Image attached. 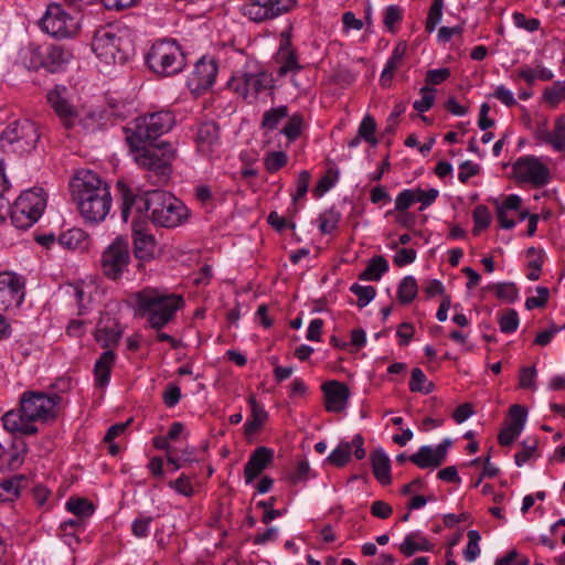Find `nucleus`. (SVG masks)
<instances>
[{
	"mask_svg": "<svg viewBox=\"0 0 565 565\" xmlns=\"http://www.w3.org/2000/svg\"><path fill=\"white\" fill-rule=\"evenodd\" d=\"M174 124L172 111L160 110L140 116L124 128L125 139L135 153L136 162L149 172L148 179L156 185H164L170 180L177 150L168 142L154 147H146V143L170 131Z\"/></svg>",
	"mask_w": 565,
	"mask_h": 565,
	"instance_id": "nucleus-1",
	"label": "nucleus"
},
{
	"mask_svg": "<svg viewBox=\"0 0 565 565\" xmlns=\"http://www.w3.org/2000/svg\"><path fill=\"white\" fill-rule=\"evenodd\" d=\"M117 188L121 198L120 215L125 223L132 210L137 217H142L147 212L152 223L161 227H175L186 217L185 205L170 192L157 189L145 191L141 195L135 194L122 181L117 183Z\"/></svg>",
	"mask_w": 565,
	"mask_h": 565,
	"instance_id": "nucleus-2",
	"label": "nucleus"
},
{
	"mask_svg": "<svg viewBox=\"0 0 565 565\" xmlns=\"http://www.w3.org/2000/svg\"><path fill=\"white\" fill-rule=\"evenodd\" d=\"M62 402L58 394L26 391L20 397V408L7 412L3 427L21 436L34 435L39 431L35 422L46 423L57 417V406Z\"/></svg>",
	"mask_w": 565,
	"mask_h": 565,
	"instance_id": "nucleus-3",
	"label": "nucleus"
},
{
	"mask_svg": "<svg viewBox=\"0 0 565 565\" xmlns=\"http://www.w3.org/2000/svg\"><path fill=\"white\" fill-rule=\"evenodd\" d=\"M82 216L90 223L105 220L111 206L109 185L93 171H84L71 182Z\"/></svg>",
	"mask_w": 565,
	"mask_h": 565,
	"instance_id": "nucleus-4",
	"label": "nucleus"
},
{
	"mask_svg": "<svg viewBox=\"0 0 565 565\" xmlns=\"http://www.w3.org/2000/svg\"><path fill=\"white\" fill-rule=\"evenodd\" d=\"M138 313L151 329L161 330L171 322L184 305L183 298L157 288H145L135 295Z\"/></svg>",
	"mask_w": 565,
	"mask_h": 565,
	"instance_id": "nucleus-5",
	"label": "nucleus"
},
{
	"mask_svg": "<svg viewBox=\"0 0 565 565\" xmlns=\"http://www.w3.org/2000/svg\"><path fill=\"white\" fill-rule=\"evenodd\" d=\"M46 198L42 188H32L20 194L12 205L9 204L11 223L20 230L31 227L42 215Z\"/></svg>",
	"mask_w": 565,
	"mask_h": 565,
	"instance_id": "nucleus-6",
	"label": "nucleus"
},
{
	"mask_svg": "<svg viewBox=\"0 0 565 565\" xmlns=\"http://www.w3.org/2000/svg\"><path fill=\"white\" fill-rule=\"evenodd\" d=\"M149 68L162 76L180 73L185 66V55L174 40L156 42L146 56Z\"/></svg>",
	"mask_w": 565,
	"mask_h": 565,
	"instance_id": "nucleus-7",
	"label": "nucleus"
},
{
	"mask_svg": "<svg viewBox=\"0 0 565 565\" xmlns=\"http://www.w3.org/2000/svg\"><path fill=\"white\" fill-rule=\"evenodd\" d=\"M40 139L38 127L29 119L10 122L0 135V147L4 152L24 154L31 152Z\"/></svg>",
	"mask_w": 565,
	"mask_h": 565,
	"instance_id": "nucleus-8",
	"label": "nucleus"
},
{
	"mask_svg": "<svg viewBox=\"0 0 565 565\" xmlns=\"http://www.w3.org/2000/svg\"><path fill=\"white\" fill-rule=\"evenodd\" d=\"M131 260L129 242L117 236L103 252L100 268L109 280H119L128 270Z\"/></svg>",
	"mask_w": 565,
	"mask_h": 565,
	"instance_id": "nucleus-9",
	"label": "nucleus"
},
{
	"mask_svg": "<svg viewBox=\"0 0 565 565\" xmlns=\"http://www.w3.org/2000/svg\"><path fill=\"white\" fill-rule=\"evenodd\" d=\"M41 29L56 39L72 38L77 33L78 23L58 3L47 6L46 12L40 21Z\"/></svg>",
	"mask_w": 565,
	"mask_h": 565,
	"instance_id": "nucleus-10",
	"label": "nucleus"
},
{
	"mask_svg": "<svg viewBox=\"0 0 565 565\" xmlns=\"http://www.w3.org/2000/svg\"><path fill=\"white\" fill-rule=\"evenodd\" d=\"M122 39L108 29L98 30L92 42L96 55L106 63H124L126 55L121 50Z\"/></svg>",
	"mask_w": 565,
	"mask_h": 565,
	"instance_id": "nucleus-11",
	"label": "nucleus"
},
{
	"mask_svg": "<svg viewBox=\"0 0 565 565\" xmlns=\"http://www.w3.org/2000/svg\"><path fill=\"white\" fill-rule=\"evenodd\" d=\"M248 2L242 7L245 17L255 22H263L279 17L288 12L295 4L296 0H247Z\"/></svg>",
	"mask_w": 565,
	"mask_h": 565,
	"instance_id": "nucleus-12",
	"label": "nucleus"
},
{
	"mask_svg": "<svg viewBox=\"0 0 565 565\" xmlns=\"http://www.w3.org/2000/svg\"><path fill=\"white\" fill-rule=\"evenodd\" d=\"M513 172L520 182L530 183L535 188H542L550 182L548 168L533 156L519 158L513 164Z\"/></svg>",
	"mask_w": 565,
	"mask_h": 565,
	"instance_id": "nucleus-13",
	"label": "nucleus"
},
{
	"mask_svg": "<svg viewBox=\"0 0 565 565\" xmlns=\"http://www.w3.org/2000/svg\"><path fill=\"white\" fill-rule=\"evenodd\" d=\"M217 75V64L214 60L200 58L192 74L188 78V85L194 93H201L212 87Z\"/></svg>",
	"mask_w": 565,
	"mask_h": 565,
	"instance_id": "nucleus-14",
	"label": "nucleus"
},
{
	"mask_svg": "<svg viewBox=\"0 0 565 565\" xmlns=\"http://www.w3.org/2000/svg\"><path fill=\"white\" fill-rule=\"evenodd\" d=\"M276 62L278 63V75L286 76L287 74H297L303 67L298 62L296 50L292 47L290 34L288 32L281 33L278 51L276 53Z\"/></svg>",
	"mask_w": 565,
	"mask_h": 565,
	"instance_id": "nucleus-15",
	"label": "nucleus"
},
{
	"mask_svg": "<svg viewBox=\"0 0 565 565\" xmlns=\"http://www.w3.org/2000/svg\"><path fill=\"white\" fill-rule=\"evenodd\" d=\"M139 218L135 215L132 220V241L134 256L139 260L138 267L141 268L143 262H149L154 257L156 242L151 234L140 228Z\"/></svg>",
	"mask_w": 565,
	"mask_h": 565,
	"instance_id": "nucleus-16",
	"label": "nucleus"
},
{
	"mask_svg": "<svg viewBox=\"0 0 565 565\" xmlns=\"http://www.w3.org/2000/svg\"><path fill=\"white\" fill-rule=\"evenodd\" d=\"M326 409L331 413H341L347 408L350 390L345 383L329 381L322 385Z\"/></svg>",
	"mask_w": 565,
	"mask_h": 565,
	"instance_id": "nucleus-17",
	"label": "nucleus"
},
{
	"mask_svg": "<svg viewBox=\"0 0 565 565\" xmlns=\"http://www.w3.org/2000/svg\"><path fill=\"white\" fill-rule=\"evenodd\" d=\"M274 460V450L260 446L257 447L249 456L244 468V477L246 483H252Z\"/></svg>",
	"mask_w": 565,
	"mask_h": 565,
	"instance_id": "nucleus-18",
	"label": "nucleus"
},
{
	"mask_svg": "<svg viewBox=\"0 0 565 565\" xmlns=\"http://www.w3.org/2000/svg\"><path fill=\"white\" fill-rule=\"evenodd\" d=\"M196 147L200 153L210 156L220 145V127L215 121L202 122L195 137Z\"/></svg>",
	"mask_w": 565,
	"mask_h": 565,
	"instance_id": "nucleus-19",
	"label": "nucleus"
},
{
	"mask_svg": "<svg viewBox=\"0 0 565 565\" xmlns=\"http://www.w3.org/2000/svg\"><path fill=\"white\" fill-rule=\"evenodd\" d=\"M274 79L271 75L266 72L259 73H245L242 76V83L236 87V90L245 97L248 95L257 96L260 92L273 88Z\"/></svg>",
	"mask_w": 565,
	"mask_h": 565,
	"instance_id": "nucleus-20",
	"label": "nucleus"
},
{
	"mask_svg": "<svg viewBox=\"0 0 565 565\" xmlns=\"http://www.w3.org/2000/svg\"><path fill=\"white\" fill-rule=\"evenodd\" d=\"M44 68L51 73L60 72L73 58V52L62 44L45 45Z\"/></svg>",
	"mask_w": 565,
	"mask_h": 565,
	"instance_id": "nucleus-21",
	"label": "nucleus"
},
{
	"mask_svg": "<svg viewBox=\"0 0 565 565\" xmlns=\"http://www.w3.org/2000/svg\"><path fill=\"white\" fill-rule=\"evenodd\" d=\"M47 102L58 116L64 128L71 129L77 117L75 108L57 90H50L47 93Z\"/></svg>",
	"mask_w": 565,
	"mask_h": 565,
	"instance_id": "nucleus-22",
	"label": "nucleus"
},
{
	"mask_svg": "<svg viewBox=\"0 0 565 565\" xmlns=\"http://www.w3.org/2000/svg\"><path fill=\"white\" fill-rule=\"evenodd\" d=\"M372 471L377 481L384 486L392 482L391 461L382 448H377L370 455Z\"/></svg>",
	"mask_w": 565,
	"mask_h": 565,
	"instance_id": "nucleus-23",
	"label": "nucleus"
},
{
	"mask_svg": "<svg viewBox=\"0 0 565 565\" xmlns=\"http://www.w3.org/2000/svg\"><path fill=\"white\" fill-rule=\"evenodd\" d=\"M24 284L19 277L11 274H0V297H9L10 301L20 305L23 301Z\"/></svg>",
	"mask_w": 565,
	"mask_h": 565,
	"instance_id": "nucleus-24",
	"label": "nucleus"
},
{
	"mask_svg": "<svg viewBox=\"0 0 565 565\" xmlns=\"http://www.w3.org/2000/svg\"><path fill=\"white\" fill-rule=\"evenodd\" d=\"M116 354L113 350H107L100 354L94 365L95 384L99 387L108 385L111 369L115 364Z\"/></svg>",
	"mask_w": 565,
	"mask_h": 565,
	"instance_id": "nucleus-25",
	"label": "nucleus"
},
{
	"mask_svg": "<svg viewBox=\"0 0 565 565\" xmlns=\"http://www.w3.org/2000/svg\"><path fill=\"white\" fill-rule=\"evenodd\" d=\"M407 51V45L405 42H399L394 47L391 57L388 58L382 74H381V85L386 87L390 85L394 73L402 66L404 56Z\"/></svg>",
	"mask_w": 565,
	"mask_h": 565,
	"instance_id": "nucleus-26",
	"label": "nucleus"
},
{
	"mask_svg": "<svg viewBox=\"0 0 565 565\" xmlns=\"http://www.w3.org/2000/svg\"><path fill=\"white\" fill-rule=\"evenodd\" d=\"M433 548L434 545L418 531L408 533L399 545L401 553L406 557L417 552H430Z\"/></svg>",
	"mask_w": 565,
	"mask_h": 565,
	"instance_id": "nucleus-27",
	"label": "nucleus"
},
{
	"mask_svg": "<svg viewBox=\"0 0 565 565\" xmlns=\"http://www.w3.org/2000/svg\"><path fill=\"white\" fill-rule=\"evenodd\" d=\"M248 403L252 412L250 417L246 420L244 425V429L245 434L249 436L255 434L263 427V425L268 418V413L262 405L258 404L254 396H250L248 398Z\"/></svg>",
	"mask_w": 565,
	"mask_h": 565,
	"instance_id": "nucleus-28",
	"label": "nucleus"
},
{
	"mask_svg": "<svg viewBox=\"0 0 565 565\" xmlns=\"http://www.w3.org/2000/svg\"><path fill=\"white\" fill-rule=\"evenodd\" d=\"M45 45L30 43L21 52L22 63L28 70L38 71L44 68Z\"/></svg>",
	"mask_w": 565,
	"mask_h": 565,
	"instance_id": "nucleus-29",
	"label": "nucleus"
},
{
	"mask_svg": "<svg viewBox=\"0 0 565 565\" xmlns=\"http://www.w3.org/2000/svg\"><path fill=\"white\" fill-rule=\"evenodd\" d=\"M25 482L26 478L23 475L0 480V501H13L19 497L22 483Z\"/></svg>",
	"mask_w": 565,
	"mask_h": 565,
	"instance_id": "nucleus-30",
	"label": "nucleus"
},
{
	"mask_svg": "<svg viewBox=\"0 0 565 565\" xmlns=\"http://www.w3.org/2000/svg\"><path fill=\"white\" fill-rule=\"evenodd\" d=\"M387 270V260L383 256H374L370 259L366 268L359 275V279L379 281Z\"/></svg>",
	"mask_w": 565,
	"mask_h": 565,
	"instance_id": "nucleus-31",
	"label": "nucleus"
},
{
	"mask_svg": "<svg viewBox=\"0 0 565 565\" xmlns=\"http://www.w3.org/2000/svg\"><path fill=\"white\" fill-rule=\"evenodd\" d=\"M87 235L79 228H72L61 234L57 238V244L68 249H77L84 247Z\"/></svg>",
	"mask_w": 565,
	"mask_h": 565,
	"instance_id": "nucleus-32",
	"label": "nucleus"
},
{
	"mask_svg": "<svg viewBox=\"0 0 565 565\" xmlns=\"http://www.w3.org/2000/svg\"><path fill=\"white\" fill-rule=\"evenodd\" d=\"M287 117L288 107L286 105L273 107L264 113L260 126L264 129L274 130L278 127L279 122Z\"/></svg>",
	"mask_w": 565,
	"mask_h": 565,
	"instance_id": "nucleus-33",
	"label": "nucleus"
},
{
	"mask_svg": "<svg viewBox=\"0 0 565 565\" xmlns=\"http://www.w3.org/2000/svg\"><path fill=\"white\" fill-rule=\"evenodd\" d=\"M436 458V452L430 446H422L417 452L409 456V461L422 469L437 468L440 465L435 463Z\"/></svg>",
	"mask_w": 565,
	"mask_h": 565,
	"instance_id": "nucleus-34",
	"label": "nucleus"
},
{
	"mask_svg": "<svg viewBox=\"0 0 565 565\" xmlns=\"http://www.w3.org/2000/svg\"><path fill=\"white\" fill-rule=\"evenodd\" d=\"M417 281L413 276L404 277L397 288V299L402 305L412 302L417 295Z\"/></svg>",
	"mask_w": 565,
	"mask_h": 565,
	"instance_id": "nucleus-35",
	"label": "nucleus"
},
{
	"mask_svg": "<svg viewBox=\"0 0 565 565\" xmlns=\"http://www.w3.org/2000/svg\"><path fill=\"white\" fill-rule=\"evenodd\" d=\"M351 454L352 445L349 441H341L327 457V461L335 467H344L350 461Z\"/></svg>",
	"mask_w": 565,
	"mask_h": 565,
	"instance_id": "nucleus-36",
	"label": "nucleus"
},
{
	"mask_svg": "<svg viewBox=\"0 0 565 565\" xmlns=\"http://www.w3.org/2000/svg\"><path fill=\"white\" fill-rule=\"evenodd\" d=\"M435 388L433 382H429L425 373L419 367H415L412 371L409 381V390L412 392H418L423 394H429Z\"/></svg>",
	"mask_w": 565,
	"mask_h": 565,
	"instance_id": "nucleus-37",
	"label": "nucleus"
},
{
	"mask_svg": "<svg viewBox=\"0 0 565 565\" xmlns=\"http://www.w3.org/2000/svg\"><path fill=\"white\" fill-rule=\"evenodd\" d=\"M488 289L493 290L499 299L509 303L515 302L519 296V290L514 282H498L488 286Z\"/></svg>",
	"mask_w": 565,
	"mask_h": 565,
	"instance_id": "nucleus-38",
	"label": "nucleus"
},
{
	"mask_svg": "<svg viewBox=\"0 0 565 565\" xmlns=\"http://www.w3.org/2000/svg\"><path fill=\"white\" fill-rule=\"evenodd\" d=\"M544 102L552 108L565 99V81H557L544 89Z\"/></svg>",
	"mask_w": 565,
	"mask_h": 565,
	"instance_id": "nucleus-39",
	"label": "nucleus"
},
{
	"mask_svg": "<svg viewBox=\"0 0 565 565\" xmlns=\"http://www.w3.org/2000/svg\"><path fill=\"white\" fill-rule=\"evenodd\" d=\"M375 132L376 122L372 116L366 115L359 125L358 135L372 147H375L379 143Z\"/></svg>",
	"mask_w": 565,
	"mask_h": 565,
	"instance_id": "nucleus-40",
	"label": "nucleus"
},
{
	"mask_svg": "<svg viewBox=\"0 0 565 565\" xmlns=\"http://www.w3.org/2000/svg\"><path fill=\"white\" fill-rule=\"evenodd\" d=\"M66 509L67 511L79 518L89 516L94 512L93 504L88 500L83 498H71L66 502Z\"/></svg>",
	"mask_w": 565,
	"mask_h": 565,
	"instance_id": "nucleus-41",
	"label": "nucleus"
},
{
	"mask_svg": "<svg viewBox=\"0 0 565 565\" xmlns=\"http://www.w3.org/2000/svg\"><path fill=\"white\" fill-rule=\"evenodd\" d=\"M350 291L358 296V307L364 308L367 306L376 296V289L373 286H362L353 284L350 287Z\"/></svg>",
	"mask_w": 565,
	"mask_h": 565,
	"instance_id": "nucleus-42",
	"label": "nucleus"
},
{
	"mask_svg": "<svg viewBox=\"0 0 565 565\" xmlns=\"http://www.w3.org/2000/svg\"><path fill=\"white\" fill-rule=\"evenodd\" d=\"M14 451L10 455L7 468L10 470H15L20 468L24 461V456L28 452V446L24 440L19 439L13 443Z\"/></svg>",
	"mask_w": 565,
	"mask_h": 565,
	"instance_id": "nucleus-43",
	"label": "nucleus"
},
{
	"mask_svg": "<svg viewBox=\"0 0 565 565\" xmlns=\"http://www.w3.org/2000/svg\"><path fill=\"white\" fill-rule=\"evenodd\" d=\"M303 118L300 114H294L288 117V121L281 132L290 140L295 141L302 131Z\"/></svg>",
	"mask_w": 565,
	"mask_h": 565,
	"instance_id": "nucleus-44",
	"label": "nucleus"
},
{
	"mask_svg": "<svg viewBox=\"0 0 565 565\" xmlns=\"http://www.w3.org/2000/svg\"><path fill=\"white\" fill-rule=\"evenodd\" d=\"M551 146L556 151H565V117L561 116L555 120L554 130L551 134Z\"/></svg>",
	"mask_w": 565,
	"mask_h": 565,
	"instance_id": "nucleus-45",
	"label": "nucleus"
},
{
	"mask_svg": "<svg viewBox=\"0 0 565 565\" xmlns=\"http://www.w3.org/2000/svg\"><path fill=\"white\" fill-rule=\"evenodd\" d=\"M443 8L444 0H433L425 25V29L428 33H431L441 21Z\"/></svg>",
	"mask_w": 565,
	"mask_h": 565,
	"instance_id": "nucleus-46",
	"label": "nucleus"
},
{
	"mask_svg": "<svg viewBox=\"0 0 565 565\" xmlns=\"http://www.w3.org/2000/svg\"><path fill=\"white\" fill-rule=\"evenodd\" d=\"M472 217L475 222L473 234H478L480 231L486 230L491 223L489 209L482 204L476 206Z\"/></svg>",
	"mask_w": 565,
	"mask_h": 565,
	"instance_id": "nucleus-47",
	"label": "nucleus"
},
{
	"mask_svg": "<svg viewBox=\"0 0 565 565\" xmlns=\"http://www.w3.org/2000/svg\"><path fill=\"white\" fill-rule=\"evenodd\" d=\"M467 535L468 544L463 551V556L467 562H473L480 554L479 542L481 537L477 530H470Z\"/></svg>",
	"mask_w": 565,
	"mask_h": 565,
	"instance_id": "nucleus-48",
	"label": "nucleus"
},
{
	"mask_svg": "<svg viewBox=\"0 0 565 565\" xmlns=\"http://www.w3.org/2000/svg\"><path fill=\"white\" fill-rule=\"evenodd\" d=\"M121 337L120 331L113 328H102L97 330L96 340L105 349H110L116 345Z\"/></svg>",
	"mask_w": 565,
	"mask_h": 565,
	"instance_id": "nucleus-49",
	"label": "nucleus"
},
{
	"mask_svg": "<svg viewBox=\"0 0 565 565\" xmlns=\"http://www.w3.org/2000/svg\"><path fill=\"white\" fill-rule=\"evenodd\" d=\"M340 218H341L340 213L334 211L333 209L326 211L319 217L320 232L322 234H329V233L333 232L337 228Z\"/></svg>",
	"mask_w": 565,
	"mask_h": 565,
	"instance_id": "nucleus-50",
	"label": "nucleus"
},
{
	"mask_svg": "<svg viewBox=\"0 0 565 565\" xmlns=\"http://www.w3.org/2000/svg\"><path fill=\"white\" fill-rule=\"evenodd\" d=\"M435 92V88H431L429 86L422 87V98L413 103L414 109L422 114L428 111L434 105Z\"/></svg>",
	"mask_w": 565,
	"mask_h": 565,
	"instance_id": "nucleus-51",
	"label": "nucleus"
},
{
	"mask_svg": "<svg viewBox=\"0 0 565 565\" xmlns=\"http://www.w3.org/2000/svg\"><path fill=\"white\" fill-rule=\"evenodd\" d=\"M519 315L514 309H508L499 319L500 330L503 333H513L519 327Z\"/></svg>",
	"mask_w": 565,
	"mask_h": 565,
	"instance_id": "nucleus-52",
	"label": "nucleus"
},
{
	"mask_svg": "<svg viewBox=\"0 0 565 565\" xmlns=\"http://www.w3.org/2000/svg\"><path fill=\"white\" fill-rule=\"evenodd\" d=\"M537 448V439H533L532 443L524 440L522 443V450L518 451L514 456V461L518 467H522L529 461L535 454Z\"/></svg>",
	"mask_w": 565,
	"mask_h": 565,
	"instance_id": "nucleus-53",
	"label": "nucleus"
},
{
	"mask_svg": "<svg viewBox=\"0 0 565 565\" xmlns=\"http://www.w3.org/2000/svg\"><path fill=\"white\" fill-rule=\"evenodd\" d=\"M168 487L184 497H192L194 493L190 478L184 473H181L178 479L169 481Z\"/></svg>",
	"mask_w": 565,
	"mask_h": 565,
	"instance_id": "nucleus-54",
	"label": "nucleus"
},
{
	"mask_svg": "<svg viewBox=\"0 0 565 565\" xmlns=\"http://www.w3.org/2000/svg\"><path fill=\"white\" fill-rule=\"evenodd\" d=\"M510 416V423L509 425L514 426L521 430H523L526 417H527V409L522 405H512L509 411Z\"/></svg>",
	"mask_w": 565,
	"mask_h": 565,
	"instance_id": "nucleus-55",
	"label": "nucleus"
},
{
	"mask_svg": "<svg viewBox=\"0 0 565 565\" xmlns=\"http://www.w3.org/2000/svg\"><path fill=\"white\" fill-rule=\"evenodd\" d=\"M413 190L417 199L416 203H420L419 211H424L426 207L430 206L436 201L439 194L437 189H429L425 191L420 188H415Z\"/></svg>",
	"mask_w": 565,
	"mask_h": 565,
	"instance_id": "nucleus-56",
	"label": "nucleus"
},
{
	"mask_svg": "<svg viewBox=\"0 0 565 565\" xmlns=\"http://www.w3.org/2000/svg\"><path fill=\"white\" fill-rule=\"evenodd\" d=\"M513 23L519 29H524L527 32H534L540 29L541 21L536 18L527 19L525 14L521 12H514L512 14Z\"/></svg>",
	"mask_w": 565,
	"mask_h": 565,
	"instance_id": "nucleus-57",
	"label": "nucleus"
},
{
	"mask_svg": "<svg viewBox=\"0 0 565 565\" xmlns=\"http://www.w3.org/2000/svg\"><path fill=\"white\" fill-rule=\"evenodd\" d=\"M416 200L414 190L405 189L399 192L395 199V210L398 212H405L416 203Z\"/></svg>",
	"mask_w": 565,
	"mask_h": 565,
	"instance_id": "nucleus-58",
	"label": "nucleus"
},
{
	"mask_svg": "<svg viewBox=\"0 0 565 565\" xmlns=\"http://www.w3.org/2000/svg\"><path fill=\"white\" fill-rule=\"evenodd\" d=\"M287 163V154L282 151L270 152L265 158L266 170L270 173L278 171Z\"/></svg>",
	"mask_w": 565,
	"mask_h": 565,
	"instance_id": "nucleus-59",
	"label": "nucleus"
},
{
	"mask_svg": "<svg viewBox=\"0 0 565 565\" xmlns=\"http://www.w3.org/2000/svg\"><path fill=\"white\" fill-rule=\"evenodd\" d=\"M537 297H529L525 300V308L527 310H532L534 308H543L550 296V290L547 287L540 286L536 288Z\"/></svg>",
	"mask_w": 565,
	"mask_h": 565,
	"instance_id": "nucleus-60",
	"label": "nucleus"
},
{
	"mask_svg": "<svg viewBox=\"0 0 565 565\" xmlns=\"http://www.w3.org/2000/svg\"><path fill=\"white\" fill-rule=\"evenodd\" d=\"M402 20V10L398 6H388L384 13V25L390 32L395 31V24Z\"/></svg>",
	"mask_w": 565,
	"mask_h": 565,
	"instance_id": "nucleus-61",
	"label": "nucleus"
},
{
	"mask_svg": "<svg viewBox=\"0 0 565 565\" xmlns=\"http://www.w3.org/2000/svg\"><path fill=\"white\" fill-rule=\"evenodd\" d=\"M535 366H523L520 371L519 383L522 388L535 390Z\"/></svg>",
	"mask_w": 565,
	"mask_h": 565,
	"instance_id": "nucleus-62",
	"label": "nucleus"
},
{
	"mask_svg": "<svg viewBox=\"0 0 565 565\" xmlns=\"http://www.w3.org/2000/svg\"><path fill=\"white\" fill-rule=\"evenodd\" d=\"M460 172L458 174V179L461 183H467L471 177L477 175L480 172V166L478 163H473L469 160L463 161L459 166Z\"/></svg>",
	"mask_w": 565,
	"mask_h": 565,
	"instance_id": "nucleus-63",
	"label": "nucleus"
},
{
	"mask_svg": "<svg viewBox=\"0 0 565 565\" xmlns=\"http://www.w3.org/2000/svg\"><path fill=\"white\" fill-rule=\"evenodd\" d=\"M521 433H522L521 429H519L514 426L508 425L507 427L501 429L499 433V436H498L499 444L502 446H509L520 436Z\"/></svg>",
	"mask_w": 565,
	"mask_h": 565,
	"instance_id": "nucleus-64",
	"label": "nucleus"
}]
</instances>
